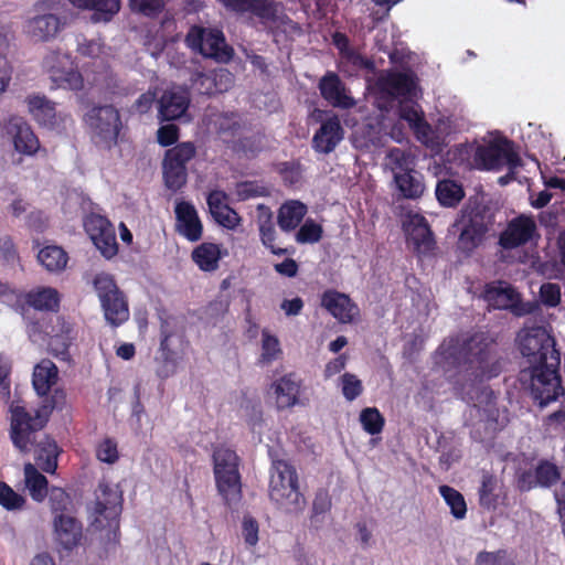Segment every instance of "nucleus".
Segmentation results:
<instances>
[{
    "instance_id": "1",
    "label": "nucleus",
    "mask_w": 565,
    "mask_h": 565,
    "mask_svg": "<svg viewBox=\"0 0 565 565\" xmlns=\"http://www.w3.org/2000/svg\"><path fill=\"white\" fill-rule=\"evenodd\" d=\"M520 351L529 367L520 372V382L530 390L541 407L557 399L563 393L557 370L561 363L555 340L545 327L525 326L516 337Z\"/></svg>"
},
{
    "instance_id": "2",
    "label": "nucleus",
    "mask_w": 565,
    "mask_h": 565,
    "mask_svg": "<svg viewBox=\"0 0 565 565\" xmlns=\"http://www.w3.org/2000/svg\"><path fill=\"white\" fill-rule=\"evenodd\" d=\"M435 364L448 379L461 376L472 382L497 377L502 362L493 340L483 332L444 341L434 355Z\"/></svg>"
},
{
    "instance_id": "3",
    "label": "nucleus",
    "mask_w": 565,
    "mask_h": 565,
    "mask_svg": "<svg viewBox=\"0 0 565 565\" xmlns=\"http://www.w3.org/2000/svg\"><path fill=\"white\" fill-rule=\"evenodd\" d=\"M53 408L54 405L50 403L29 412L19 401H13L9 406L10 439L13 446L20 452L28 454L36 445V463L46 473H54L57 468L58 447L49 437L39 439V431L46 424Z\"/></svg>"
},
{
    "instance_id": "4",
    "label": "nucleus",
    "mask_w": 565,
    "mask_h": 565,
    "mask_svg": "<svg viewBox=\"0 0 565 565\" xmlns=\"http://www.w3.org/2000/svg\"><path fill=\"white\" fill-rule=\"evenodd\" d=\"M376 105L382 110L398 104L399 118L409 127L424 120V114L416 103L417 84L414 74L406 72H385L376 81Z\"/></svg>"
},
{
    "instance_id": "5",
    "label": "nucleus",
    "mask_w": 565,
    "mask_h": 565,
    "mask_svg": "<svg viewBox=\"0 0 565 565\" xmlns=\"http://www.w3.org/2000/svg\"><path fill=\"white\" fill-rule=\"evenodd\" d=\"M447 158L458 166L475 167L484 171H500L507 164H510L511 169L522 166L514 143L507 138L478 146L460 143L447 152Z\"/></svg>"
},
{
    "instance_id": "6",
    "label": "nucleus",
    "mask_w": 565,
    "mask_h": 565,
    "mask_svg": "<svg viewBox=\"0 0 565 565\" xmlns=\"http://www.w3.org/2000/svg\"><path fill=\"white\" fill-rule=\"evenodd\" d=\"M269 498L287 513H298L305 508L306 500L299 491L296 469L285 460L271 463Z\"/></svg>"
},
{
    "instance_id": "7",
    "label": "nucleus",
    "mask_w": 565,
    "mask_h": 565,
    "mask_svg": "<svg viewBox=\"0 0 565 565\" xmlns=\"http://www.w3.org/2000/svg\"><path fill=\"white\" fill-rule=\"evenodd\" d=\"M239 458L227 447H218L213 452V472L220 495L227 505L237 504L242 498Z\"/></svg>"
},
{
    "instance_id": "8",
    "label": "nucleus",
    "mask_w": 565,
    "mask_h": 565,
    "mask_svg": "<svg viewBox=\"0 0 565 565\" xmlns=\"http://www.w3.org/2000/svg\"><path fill=\"white\" fill-rule=\"evenodd\" d=\"M122 511V493L117 484L99 482L96 491V501L92 511V526L95 530L108 529L117 535L119 530L118 518Z\"/></svg>"
},
{
    "instance_id": "9",
    "label": "nucleus",
    "mask_w": 565,
    "mask_h": 565,
    "mask_svg": "<svg viewBox=\"0 0 565 565\" xmlns=\"http://www.w3.org/2000/svg\"><path fill=\"white\" fill-rule=\"evenodd\" d=\"M190 49L204 57L227 62L232 57L233 50L225 43L224 34L218 29L192 26L185 38Z\"/></svg>"
},
{
    "instance_id": "10",
    "label": "nucleus",
    "mask_w": 565,
    "mask_h": 565,
    "mask_svg": "<svg viewBox=\"0 0 565 565\" xmlns=\"http://www.w3.org/2000/svg\"><path fill=\"white\" fill-rule=\"evenodd\" d=\"M42 67L57 87L72 90L83 89V76L74 68L70 54L62 51H51L44 56Z\"/></svg>"
},
{
    "instance_id": "11",
    "label": "nucleus",
    "mask_w": 565,
    "mask_h": 565,
    "mask_svg": "<svg viewBox=\"0 0 565 565\" xmlns=\"http://www.w3.org/2000/svg\"><path fill=\"white\" fill-rule=\"evenodd\" d=\"M34 8L38 13L25 21V34L36 42H49L55 39L64 29L65 22L56 14L45 12L53 8V1L39 2Z\"/></svg>"
},
{
    "instance_id": "12",
    "label": "nucleus",
    "mask_w": 565,
    "mask_h": 565,
    "mask_svg": "<svg viewBox=\"0 0 565 565\" xmlns=\"http://www.w3.org/2000/svg\"><path fill=\"white\" fill-rule=\"evenodd\" d=\"M454 227L459 232L458 248L463 253H471L477 248L487 231L484 215L477 209L462 211L460 217L455 222Z\"/></svg>"
},
{
    "instance_id": "13",
    "label": "nucleus",
    "mask_w": 565,
    "mask_h": 565,
    "mask_svg": "<svg viewBox=\"0 0 565 565\" xmlns=\"http://www.w3.org/2000/svg\"><path fill=\"white\" fill-rule=\"evenodd\" d=\"M1 131L4 138L10 140L15 152L25 157L35 156L40 149V140L25 119L12 116L7 119Z\"/></svg>"
},
{
    "instance_id": "14",
    "label": "nucleus",
    "mask_w": 565,
    "mask_h": 565,
    "mask_svg": "<svg viewBox=\"0 0 565 565\" xmlns=\"http://www.w3.org/2000/svg\"><path fill=\"white\" fill-rule=\"evenodd\" d=\"M86 122L104 141H116L120 129V116L113 106L92 108L86 114Z\"/></svg>"
},
{
    "instance_id": "15",
    "label": "nucleus",
    "mask_w": 565,
    "mask_h": 565,
    "mask_svg": "<svg viewBox=\"0 0 565 565\" xmlns=\"http://www.w3.org/2000/svg\"><path fill=\"white\" fill-rule=\"evenodd\" d=\"M53 540L58 550L71 552L83 539V525L74 516L60 513L53 516Z\"/></svg>"
},
{
    "instance_id": "16",
    "label": "nucleus",
    "mask_w": 565,
    "mask_h": 565,
    "mask_svg": "<svg viewBox=\"0 0 565 565\" xmlns=\"http://www.w3.org/2000/svg\"><path fill=\"white\" fill-rule=\"evenodd\" d=\"M404 230L408 243L419 256L430 255L436 246L433 232L425 216L414 213L407 216Z\"/></svg>"
},
{
    "instance_id": "17",
    "label": "nucleus",
    "mask_w": 565,
    "mask_h": 565,
    "mask_svg": "<svg viewBox=\"0 0 565 565\" xmlns=\"http://www.w3.org/2000/svg\"><path fill=\"white\" fill-rule=\"evenodd\" d=\"M532 216L520 215L512 218L501 233L499 243L505 249L516 248L531 242L537 234Z\"/></svg>"
},
{
    "instance_id": "18",
    "label": "nucleus",
    "mask_w": 565,
    "mask_h": 565,
    "mask_svg": "<svg viewBox=\"0 0 565 565\" xmlns=\"http://www.w3.org/2000/svg\"><path fill=\"white\" fill-rule=\"evenodd\" d=\"M318 87L322 98L334 108L350 109L356 105L345 84L333 72H327L319 81Z\"/></svg>"
},
{
    "instance_id": "19",
    "label": "nucleus",
    "mask_w": 565,
    "mask_h": 565,
    "mask_svg": "<svg viewBox=\"0 0 565 565\" xmlns=\"http://www.w3.org/2000/svg\"><path fill=\"white\" fill-rule=\"evenodd\" d=\"M190 94L186 89L171 88L163 93L159 99V117L161 120H178L188 117Z\"/></svg>"
},
{
    "instance_id": "20",
    "label": "nucleus",
    "mask_w": 565,
    "mask_h": 565,
    "mask_svg": "<svg viewBox=\"0 0 565 565\" xmlns=\"http://www.w3.org/2000/svg\"><path fill=\"white\" fill-rule=\"evenodd\" d=\"M321 306L340 323H351L360 313L348 295L332 289L322 294Z\"/></svg>"
},
{
    "instance_id": "21",
    "label": "nucleus",
    "mask_w": 565,
    "mask_h": 565,
    "mask_svg": "<svg viewBox=\"0 0 565 565\" xmlns=\"http://www.w3.org/2000/svg\"><path fill=\"white\" fill-rule=\"evenodd\" d=\"M344 137V129L337 115H332L321 122L312 137V149L318 153L332 152Z\"/></svg>"
},
{
    "instance_id": "22",
    "label": "nucleus",
    "mask_w": 565,
    "mask_h": 565,
    "mask_svg": "<svg viewBox=\"0 0 565 565\" xmlns=\"http://www.w3.org/2000/svg\"><path fill=\"white\" fill-rule=\"evenodd\" d=\"M177 232L190 242H198L202 237L203 226L193 204L181 201L174 209Z\"/></svg>"
},
{
    "instance_id": "23",
    "label": "nucleus",
    "mask_w": 565,
    "mask_h": 565,
    "mask_svg": "<svg viewBox=\"0 0 565 565\" xmlns=\"http://www.w3.org/2000/svg\"><path fill=\"white\" fill-rule=\"evenodd\" d=\"M68 2L79 10L92 11L90 21L94 23H107L120 10V0H68Z\"/></svg>"
},
{
    "instance_id": "24",
    "label": "nucleus",
    "mask_w": 565,
    "mask_h": 565,
    "mask_svg": "<svg viewBox=\"0 0 565 565\" xmlns=\"http://www.w3.org/2000/svg\"><path fill=\"white\" fill-rule=\"evenodd\" d=\"M277 407L289 408L298 403L301 381L295 374H287L273 384Z\"/></svg>"
},
{
    "instance_id": "25",
    "label": "nucleus",
    "mask_w": 565,
    "mask_h": 565,
    "mask_svg": "<svg viewBox=\"0 0 565 565\" xmlns=\"http://www.w3.org/2000/svg\"><path fill=\"white\" fill-rule=\"evenodd\" d=\"M25 102L30 115L39 125L49 128L56 125L55 103L43 95H31Z\"/></svg>"
},
{
    "instance_id": "26",
    "label": "nucleus",
    "mask_w": 565,
    "mask_h": 565,
    "mask_svg": "<svg viewBox=\"0 0 565 565\" xmlns=\"http://www.w3.org/2000/svg\"><path fill=\"white\" fill-rule=\"evenodd\" d=\"M58 380V370L49 359L39 362L33 370L32 384L38 395L46 396Z\"/></svg>"
},
{
    "instance_id": "27",
    "label": "nucleus",
    "mask_w": 565,
    "mask_h": 565,
    "mask_svg": "<svg viewBox=\"0 0 565 565\" xmlns=\"http://www.w3.org/2000/svg\"><path fill=\"white\" fill-rule=\"evenodd\" d=\"M194 84L201 93L206 95L222 93L232 85V74L223 68L211 74L200 73Z\"/></svg>"
},
{
    "instance_id": "28",
    "label": "nucleus",
    "mask_w": 565,
    "mask_h": 565,
    "mask_svg": "<svg viewBox=\"0 0 565 565\" xmlns=\"http://www.w3.org/2000/svg\"><path fill=\"white\" fill-rule=\"evenodd\" d=\"M483 297L488 305L494 309H508L518 301V292L505 282L487 286Z\"/></svg>"
},
{
    "instance_id": "29",
    "label": "nucleus",
    "mask_w": 565,
    "mask_h": 565,
    "mask_svg": "<svg viewBox=\"0 0 565 565\" xmlns=\"http://www.w3.org/2000/svg\"><path fill=\"white\" fill-rule=\"evenodd\" d=\"M307 205L298 200L285 202L278 211V225L284 232H290L297 228L305 215Z\"/></svg>"
},
{
    "instance_id": "30",
    "label": "nucleus",
    "mask_w": 565,
    "mask_h": 565,
    "mask_svg": "<svg viewBox=\"0 0 565 565\" xmlns=\"http://www.w3.org/2000/svg\"><path fill=\"white\" fill-rule=\"evenodd\" d=\"M394 183L399 194L405 199L416 200L420 198L425 191L423 175L415 169L395 175Z\"/></svg>"
},
{
    "instance_id": "31",
    "label": "nucleus",
    "mask_w": 565,
    "mask_h": 565,
    "mask_svg": "<svg viewBox=\"0 0 565 565\" xmlns=\"http://www.w3.org/2000/svg\"><path fill=\"white\" fill-rule=\"evenodd\" d=\"M222 252L217 244L202 243L192 252V259L203 271H214L218 268Z\"/></svg>"
},
{
    "instance_id": "32",
    "label": "nucleus",
    "mask_w": 565,
    "mask_h": 565,
    "mask_svg": "<svg viewBox=\"0 0 565 565\" xmlns=\"http://www.w3.org/2000/svg\"><path fill=\"white\" fill-rule=\"evenodd\" d=\"M61 297L58 291L52 287H40L26 295V302L34 309L41 311H56L60 307Z\"/></svg>"
},
{
    "instance_id": "33",
    "label": "nucleus",
    "mask_w": 565,
    "mask_h": 565,
    "mask_svg": "<svg viewBox=\"0 0 565 565\" xmlns=\"http://www.w3.org/2000/svg\"><path fill=\"white\" fill-rule=\"evenodd\" d=\"M102 305L106 321L113 326L118 327L129 318L128 303L124 294L120 291L118 295L104 300Z\"/></svg>"
},
{
    "instance_id": "34",
    "label": "nucleus",
    "mask_w": 565,
    "mask_h": 565,
    "mask_svg": "<svg viewBox=\"0 0 565 565\" xmlns=\"http://www.w3.org/2000/svg\"><path fill=\"white\" fill-rule=\"evenodd\" d=\"M436 198L446 207H454L463 199L462 186L452 180H440L436 185Z\"/></svg>"
},
{
    "instance_id": "35",
    "label": "nucleus",
    "mask_w": 565,
    "mask_h": 565,
    "mask_svg": "<svg viewBox=\"0 0 565 565\" xmlns=\"http://www.w3.org/2000/svg\"><path fill=\"white\" fill-rule=\"evenodd\" d=\"M73 340V327L63 318H56V326L52 327L50 347L53 351L64 353Z\"/></svg>"
},
{
    "instance_id": "36",
    "label": "nucleus",
    "mask_w": 565,
    "mask_h": 565,
    "mask_svg": "<svg viewBox=\"0 0 565 565\" xmlns=\"http://www.w3.org/2000/svg\"><path fill=\"white\" fill-rule=\"evenodd\" d=\"M258 210L260 212L262 217H264V220H262V218L259 220V225H258L262 243L264 244V246L269 248L271 250V253L275 255L285 254L286 249L280 248V247H275V245H274L276 231H275L274 223L271 221V213H270L269 209L264 205H258Z\"/></svg>"
},
{
    "instance_id": "37",
    "label": "nucleus",
    "mask_w": 565,
    "mask_h": 565,
    "mask_svg": "<svg viewBox=\"0 0 565 565\" xmlns=\"http://www.w3.org/2000/svg\"><path fill=\"white\" fill-rule=\"evenodd\" d=\"M25 484L33 500L41 502L47 495V480L32 463L24 466Z\"/></svg>"
},
{
    "instance_id": "38",
    "label": "nucleus",
    "mask_w": 565,
    "mask_h": 565,
    "mask_svg": "<svg viewBox=\"0 0 565 565\" xmlns=\"http://www.w3.org/2000/svg\"><path fill=\"white\" fill-rule=\"evenodd\" d=\"M438 492L456 520H462L467 514V503L463 495L450 486H439Z\"/></svg>"
},
{
    "instance_id": "39",
    "label": "nucleus",
    "mask_w": 565,
    "mask_h": 565,
    "mask_svg": "<svg viewBox=\"0 0 565 565\" xmlns=\"http://www.w3.org/2000/svg\"><path fill=\"white\" fill-rule=\"evenodd\" d=\"M214 127L225 141H230L242 129L241 116L236 113L218 114L214 119Z\"/></svg>"
},
{
    "instance_id": "40",
    "label": "nucleus",
    "mask_w": 565,
    "mask_h": 565,
    "mask_svg": "<svg viewBox=\"0 0 565 565\" xmlns=\"http://www.w3.org/2000/svg\"><path fill=\"white\" fill-rule=\"evenodd\" d=\"M38 259L49 271L62 270L67 264L66 253L55 245L42 248L38 254Z\"/></svg>"
},
{
    "instance_id": "41",
    "label": "nucleus",
    "mask_w": 565,
    "mask_h": 565,
    "mask_svg": "<svg viewBox=\"0 0 565 565\" xmlns=\"http://www.w3.org/2000/svg\"><path fill=\"white\" fill-rule=\"evenodd\" d=\"M162 173L166 186L173 192H177L186 183L188 169L185 166H177L163 160Z\"/></svg>"
},
{
    "instance_id": "42",
    "label": "nucleus",
    "mask_w": 565,
    "mask_h": 565,
    "mask_svg": "<svg viewBox=\"0 0 565 565\" xmlns=\"http://www.w3.org/2000/svg\"><path fill=\"white\" fill-rule=\"evenodd\" d=\"M385 159L394 177L414 170L415 163L412 156L399 148L388 150Z\"/></svg>"
},
{
    "instance_id": "43",
    "label": "nucleus",
    "mask_w": 565,
    "mask_h": 565,
    "mask_svg": "<svg viewBox=\"0 0 565 565\" xmlns=\"http://www.w3.org/2000/svg\"><path fill=\"white\" fill-rule=\"evenodd\" d=\"M196 148L193 142L185 141L178 143L166 151L164 161H170L177 166H185L194 158Z\"/></svg>"
},
{
    "instance_id": "44",
    "label": "nucleus",
    "mask_w": 565,
    "mask_h": 565,
    "mask_svg": "<svg viewBox=\"0 0 565 565\" xmlns=\"http://www.w3.org/2000/svg\"><path fill=\"white\" fill-rule=\"evenodd\" d=\"M561 478L557 466L547 460H542L535 468V482L537 487L550 488Z\"/></svg>"
},
{
    "instance_id": "45",
    "label": "nucleus",
    "mask_w": 565,
    "mask_h": 565,
    "mask_svg": "<svg viewBox=\"0 0 565 565\" xmlns=\"http://www.w3.org/2000/svg\"><path fill=\"white\" fill-rule=\"evenodd\" d=\"M359 420L363 430L370 435H377L383 430L384 417L375 407H366L361 411Z\"/></svg>"
},
{
    "instance_id": "46",
    "label": "nucleus",
    "mask_w": 565,
    "mask_h": 565,
    "mask_svg": "<svg viewBox=\"0 0 565 565\" xmlns=\"http://www.w3.org/2000/svg\"><path fill=\"white\" fill-rule=\"evenodd\" d=\"M497 479L492 475L483 473L479 489V503L490 510L497 507Z\"/></svg>"
},
{
    "instance_id": "47",
    "label": "nucleus",
    "mask_w": 565,
    "mask_h": 565,
    "mask_svg": "<svg viewBox=\"0 0 565 565\" xmlns=\"http://www.w3.org/2000/svg\"><path fill=\"white\" fill-rule=\"evenodd\" d=\"M93 286L97 292L100 303L120 292L113 276L106 273L97 274L93 279Z\"/></svg>"
},
{
    "instance_id": "48",
    "label": "nucleus",
    "mask_w": 565,
    "mask_h": 565,
    "mask_svg": "<svg viewBox=\"0 0 565 565\" xmlns=\"http://www.w3.org/2000/svg\"><path fill=\"white\" fill-rule=\"evenodd\" d=\"M281 354L280 343L277 337L270 334L267 330L262 332V354L260 363L270 364Z\"/></svg>"
},
{
    "instance_id": "49",
    "label": "nucleus",
    "mask_w": 565,
    "mask_h": 565,
    "mask_svg": "<svg viewBox=\"0 0 565 565\" xmlns=\"http://www.w3.org/2000/svg\"><path fill=\"white\" fill-rule=\"evenodd\" d=\"M322 234V226L313 220L308 218L296 233V241L299 244H315L321 239Z\"/></svg>"
},
{
    "instance_id": "50",
    "label": "nucleus",
    "mask_w": 565,
    "mask_h": 565,
    "mask_svg": "<svg viewBox=\"0 0 565 565\" xmlns=\"http://www.w3.org/2000/svg\"><path fill=\"white\" fill-rule=\"evenodd\" d=\"M84 227L90 239L94 242L97 237L104 235L106 230L109 231L114 226L105 216L92 213L85 217Z\"/></svg>"
},
{
    "instance_id": "51",
    "label": "nucleus",
    "mask_w": 565,
    "mask_h": 565,
    "mask_svg": "<svg viewBox=\"0 0 565 565\" xmlns=\"http://www.w3.org/2000/svg\"><path fill=\"white\" fill-rule=\"evenodd\" d=\"M340 387L343 394V397L348 402H353L363 392L362 382L358 379L356 375L352 373H344L340 377Z\"/></svg>"
},
{
    "instance_id": "52",
    "label": "nucleus",
    "mask_w": 565,
    "mask_h": 565,
    "mask_svg": "<svg viewBox=\"0 0 565 565\" xmlns=\"http://www.w3.org/2000/svg\"><path fill=\"white\" fill-rule=\"evenodd\" d=\"M25 503V499L17 493L6 482L0 481V505L8 511L21 510Z\"/></svg>"
},
{
    "instance_id": "53",
    "label": "nucleus",
    "mask_w": 565,
    "mask_h": 565,
    "mask_svg": "<svg viewBox=\"0 0 565 565\" xmlns=\"http://www.w3.org/2000/svg\"><path fill=\"white\" fill-rule=\"evenodd\" d=\"M93 243L96 246V248L102 253V255L107 259L114 257L118 253V245L114 227L110 228L109 231L106 230V232H104V235L97 237Z\"/></svg>"
},
{
    "instance_id": "54",
    "label": "nucleus",
    "mask_w": 565,
    "mask_h": 565,
    "mask_svg": "<svg viewBox=\"0 0 565 565\" xmlns=\"http://www.w3.org/2000/svg\"><path fill=\"white\" fill-rule=\"evenodd\" d=\"M130 9L134 12L146 17H157L164 8L163 0H129Z\"/></svg>"
},
{
    "instance_id": "55",
    "label": "nucleus",
    "mask_w": 565,
    "mask_h": 565,
    "mask_svg": "<svg viewBox=\"0 0 565 565\" xmlns=\"http://www.w3.org/2000/svg\"><path fill=\"white\" fill-rule=\"evenodd\" d=\"M97 459L106 463H115L119 458L117 444L110 438L102 440L96 448Z\"/></svg>"
},
{
    "instance_id": "56",
    "label": "nucleus",
    "mask_w": 565,
    "mask_h": 565,
    "mask_svg": "<svg viewBox=\"0 0 565 565\" xmlns=\"http://www.w3.org/2000/svg\"><path fill=\"white\" fill-rule=\"evenodd\" d=\"M235 193L239 200L245 201L252 198L267 195L268 191L265 186L256 182L246 181L236 184Z\"/></svg>"
},
{
    "instance_id": "57",
    "label": "nucleus",
    "mask_w": 565,
    "mask_h": 565,
    "mask_svg": "<svg viewBox=\"0 0 565 565\" xmlns=\"http://www.w3.org/2000/svg\"><path fill=\"white\" fill-rule=\"evenodd\" d=\"M49 502L54 515L65 513L71 503L68 494L61 488H52L49 494Z\"/></svg>"
},
{
    "instance_id": "58",
    "label": "nucleus",
    "mask_w": 565,
    "mask_h": 565,
    "mask_svg": "<svg viewBox=\"0 0 565 565\" xmlns=\"http://www.w3.org/2000/svg\"><path fill=\"white\" fill-rule=\"evenodd\" d=\"M213 218L223 227L234 230L239 225L241 217L230 205H225L212 214Z\"/></svg>"
},
{
    "instance_id": "59",
    "label": "nucleus",
    "mask_w": 565,
    "mask_h": 565,
    "mask_svg": "<svg viewBox=\"0 0 565 565\" xmlns=\"http://www.w3.org/2000/svg\"><path fill=\"white\" fill-rule=\"evenodd\" d=\"M77 52L86 57L98 58L104 54V45L99 40L78 41Z\"/></svg>"
},
{
    "instance_id": "60",
    "label": "nucleus",
    "mask_w": 565,
    "mask_h": 565,
    "mask_svg": "<svg viewBox=\"0 0 565 565\" xmlns=\"http://www.w3.org/2000/svg\"><path fill=\"white\" fill-rule=\"evenodd\" d=\"M540 297L544 305L556 307L561 301V288L557 284H543L540 289Z\"/></svg>"
},
{
    "instance_id": "61",
    "label": "nucleus",
    "mask_w": 565,
    "mask_h": 565,
    "mask_svg": "<svg viewBox=\"0 0 565 565\" xmlns=\"http://www.w3.org/2000/svg\"><path fill=\"white\" fill-rule=\"evenodd\" d=\"M179 138V128L173 124L161 126L157 131V140L160 146L169 147Z\"/></svg>"
},
{
    "instance_id": "62",
    "label": "nucleus",
    "mask_w": 565,
    "mask_h": 565,
    "mask_svg": "<svg viewBox=\"0 0 565 565\" xmlns=\"http://www.w3.org/2000/svg\"><path fill=\"white\" fill-rule=\"evenodd\" d=\"M243 537L246 544L255 546L258 542V523L250 516H245L242 524Z\"/></svg>"
},
{
    "instance_id": "63",
    "label": "nucleus",
    "mask_w": 565,
    "mask_h": 565,
    "mask_svg": "<svg viewBox=\"0 0 565 565\" xmlns=\"http://www.w3.org/2000/svg\"><path fill=\"white\" fill-rule=\"evenodd\" d=\"M331 509V499L326 491L316 494L312 504V520L318 521L320 515L326 514Z\"/></svg>"
},
{
    "instance_id": "64",
    "label": "nucleus",
    "mask_w": 565,
    "mask_h": 565,
    "mask_svg": "<svg viewBox=\"0 0 565 565\" xmlns=\"http://www.w3.org/2000/svg\"><path fill=\"white\" fill-rule=\"evenodd\" d=\"M505 558L504 551L497 552H480L478 553L475 565H502V561Z\"/></svg>"
}]
</instances>
